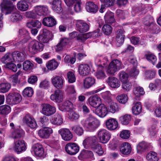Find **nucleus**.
I'll return each instance as SVG.
<instances>
[{"label": "nucleus", "mask_w": 161, "mask_h": 161, "mask_svg": "<svg viewBox=\"0 0 161 161\" xmlns=\"http://www.w3.org/2000/svg\"><path fill=\"white\" fill-rule=\"evenodd\" d=\"M81 123L86 130L90 132L95 131L100 124V121L91 114L82 120Z\"/></svg>", "instance_id": "nucleus-1"}, {"label": "nucleus", "mask_w": 161, "mask_h": 161, "mask_svg": "<svg viewBox=\"0 0 161 161\" xmlns=\"http://www.w3.org/2000/svg\"><path fill=\"white\" fill-rule=\"evenodd\" d=\"M122 67L121 62L118 59H115L112 61L109 64L107 71L108 73L112 75Z\"/></svg>", "instance_id": "nucleus-2"}, {"label": "nucleus", "mask_w": 161, "mask_h": 161, "mask_svg": "<svg viewBox=\"0 0 161 161\" xmlns=\"http://www.w3.org/2000/svg\"><path fill=\"white\" fill-rule=\"evenodd\" d=\"M15 8L12 3L7 0H3L0 4V8L2 12H5L6 14L11 13Z\"/></svg>", "instance_id": "nucleus-3"}, {"label": "nucleus", "mask_w": 161, "mask_h": 161, "mask_svg": "<svg viewBox=\"0 0 161 161\" xmlns=\"http://www.w3.org/2000/svg\"><path fill=\"white\" fill-rule=\"evenodd\" d=\"M97 134L99 141L103 143H107L110 140L111 136L110 133L104 129L99 130Z\"/></svg>", "instance_id": "nucleus-4"}, {"label": "nucleus", "mask_w": 161, "mask_h": 161, "mask_svg": "<svg viewBox=\"0 0 161 161\" xmlns=\"http://www.w3.org/2000/svg\"><path fill=\"white\" fill-rule=\"evenodd\" d=\"M41 113L44 115L49 116L54 114L56 112V108L48 103H43L42 105Z\"/></svg>", "instance_id": "nucleus-5"}, {"label": "nucleus", "mask_w": 161, "mask_h": 161, "mask_svg": "<svg viewBox=\"0 0 161 161\" xmlns=\"http://www.w3.org/2000/svg\"><path fill=\"white\" fill-rule=\"evenodd\" d=\"M22 100V97L19 93L16 92H10L8 95L7 101L10 104H17Z\"/></svg>", "instance_id": "nucleus-6"}, {"label": "nucleus", "mask_w": 161, "mask_h": 161, "mask_svg": "<svg viewBox=\"0 0 161 161\" xmlns=\"http://www.w3.org/2000/svg\"><path fill=\"white\" fill-rule=\"evenodd\" d=\"M65 150L67 153L70 155L76 154L79 150L78 146L75 143L69 142L65 145Z\"/></svg>", "instance_id": "nucleus-7"}, {"label": "nucleus", "mask_w": 161, "mask_h": 161, "mask_svg": "<svg viewBox=\"0 0 161 161\" xmlns=\"http://www.w3.org/2000/svg\"><path fill=\"white\" fill-rule=\"evenodd\" d=\"M52 35L51 32L46 29L42 30V34L37 36V39L41 43H47L51 38Z\"/></svg>", "instance_id": "nucleus-8"}, {"label": "nucleus", "mask_w": 161, "mask_h": 161, "mask_svg": "<svg viewBox=\"0 0 161 161\" xmlns=\"http://www.w3.org/2000/svg\"><path fill=\"white\" fill-rule=\"evenodd\" d=\"M26 143L23 140H19L14 142V149L18 154L25 151L26 149Z\"/></svg>", "instance_id": "nucleus-9"}, {"label": "nucleus", "mask_w": 161, "mask_h": 161, "mask_svg": "<svg viewBox=\"0 0 161 161\" xmlns=\"http://www.w3.org/2000/svg\"><path fill=\"white\" fill-rule=\"evenodd\" d=\"M125 31L123 28L118 29L115 33L116 44L117 47L122 44L124 41Z\"/></svg>", "instance_id": "nucleus-10"}, {"label": "nucleus", "mask_w": 161, "mask_h": 161, "mask_svg": "<svg viewBox=\"0 0 161 161\" xmlns=\"http://www.w3.org/2000/svg\"><path fill=\"white\" fill-rule=\"evenodd\" d=\"M44 47L43 44L37 41L31 42L30 44L29 49L31 52L36 53L42 51Z\"/></svg>", "instance_id": "nucleus-11"}, {"label": "nucleus", "mask_w": 161, "mask_h": 161, "mask_svg": "<svg viewBox=\"0 0 161 161\" xmlns=\"http://www.w3.org/2000/svg\"><path fill=\"white\" fill-rule=\"evenodd\" d=\"M64 79L62 76L56 75L51 79V82L53 86L58 89L62 88L64 86Z\"/></svg>", "instance_id": "nucleus-12"}, {"label": "nucleus", "mask_w": 161, "mask_h": 161, "mask_svg": "<svg viewBox=\"0 0 161 161\" xmlns=\"http://www.w3.org/2000/svg\"><path fill=\"white\" fill-rule=\"evenodd\" d=\"M62 138L65 141H69L73 137V135L70 130L67 128H62L58 131Z\"/></svg>", "instance_id": "nucleus-13"}, {"label": "nucleus", "mask_w": 161, "mask_h": 161, "mask_svg": "<svg viewBox=\"0 0 161 161\" xmlns=\"http://www.w3.org/2000/svg\"><path fill=\"white\" fill-rule=\"evenodd\" d=\"M97 138L95 136L89 137L84 141L83 144L85 148L90 149L93 145L97 143Z\"/></svg>", "instance_id": "nucleus-14"}, {"label": "nucleus", "mask_w": 161, "mask_h": 161, "mask_svg": "<svg viewBox=\"0 0 161 161\" xmlns=\"http://www.w3.org/2000/svg\"><path fill=\"white\" fill-rule=\"evenodd\" d=\"M23 121L28 126L31 128H34L36 127L37 124L35 119L31 116L29 114H26L23 118Z\"/></svg>", "instance_id": "nucleus-15"}, {"label": "nucleus", "mask_w": 161, "mask_h": 161, "mask_svg": "<svg viewBox=\"0 0 161 161\" xmlns=\"http://www.w3.org/2000/svg\"><path fill=\"white\" fill-rule=\"evenodd\" d=\"M108 110L106 107L103 104H101L96 108L95 113L99 117L103 118L108 114Z\"/></svg>", "instance_id": "nucleus-16"}, {"label": "nucleus", "mask_w": 161, "mask_h": 161, "mask_svg": "<svg viewBox=\"0 0 161 161\" xmlns=\"http://www.w3.org/2000/svg\"><path fill=\"white\" fill-rule=\"evenodd\" d=\"M35 12L39 16L46 15L49 13L48 7L46 6L38 5L34 8Z\"/></svg>", "instance_id": "nucleus-17"}, {"label": "nucleus", "mask_w": 161, "mask_h": 161, "mask_svg": "<svg viewBox=\"0 0 161 161\" xmlns=\"http://www.w3.org/2000/svg\"><path fill=\"white\" fill-rule=\"evenodd\" d=\"M32 149L35 155L39 157H42L44 156V149L41 144L39 143L34 144Z\"/></svg>", "instance_id": "nucleus-18"}, {"label": "nucleus", "mask_w": 161, "mask_h": 161, "mask_svg": "<svg viewBox=\"0 0 161 161\" xmlns=\"http://www.w3.org/2000/svg\"><path fill=\"white\" fill-rule=\"evenodd\" d=\"M77 31L81 33H84L87 31L89 29V25L82 20H79L76 24Z\"/></svg>", "instance_id": "nucleus-19"}, {"label": "nucleus", "mask_w": 161, "mask_h": 161, "mask_svg": "<svg viewBox=\"0 0 161 161\" xmlns=\"http://www.w3.org/2000/svg\"><path fill=\"white\" fill-rule=\"evenodd\" d=\"M106 125L107 128L109 130L116 129L118 126L117 121L115 119L110 118L106 120Z\"/></svg>", "instance_id": "nucleus-20"}, {"label": "nucleus", "mask_w": 161, "mask_h": 161, "mask_svg": "<svg viewBox=\"0 0 161 161\" xmlns=\"http://www.w3.org/2000/svg\"><path fill=\"white\" fill-rule=\"evenodd\" d=\"M78 72L80 75L86 76L90 74L91 69L89 66L87 64H81L79 66Z\"/></svg>", "instance_id": "nucleus-21"}, {"label": "nucleus", "mask_w": 161, "mask_h": 161, "mask_svg": "<svg viewBox=\"0 0 161 161\" xmlns=\"http://www.w3.org/2000/svg\"><path fill=\"white\" fill-rule=\"evenodd\" d=\"M63 92L60 90H56L54 93L51 95V99L57 103L62 102L63 100Z\"/></svg>", "instance_id": "nucleus-22"}, {"label": "nucleus", "mask_w": 161, "mask_h": 161, "mask_svg": "<svg viewBox=\"0 0 161 161\" xmlns=\"http://www.w3.org/2000/svg\"><path fill=\"white\" fill-rule=\"evenodd\" d=\"M52 132L53 130L51 128L45 127L41 129L38 131V134L41 138H47Z\"/></svg>", "instance_id": "nucleus-23"}, {"label": "nucleus", "mask_w": 161, "mask_h": 161, "mask_svg": "<svg viewBox=\"0 0 161 161\" xmlns=\"http://www.w3.org/2000/svg\"><path fill=\"white\" fill-rule=\"evenodd\" d=\"M101 99L96 95L91 96L88 99V103L92 107H97L101 103Z\"/></svg>", "instance_id": "nucleus-24"}, {"label": "nucleus", "mask_w": 161, "mask_h": 161, "mask_svg": "<svg viewBox=\"0 0 161 161\" xmlns=\"http://www.w3.org/2000/svg\"><path fill=\"white\" fill-rule=\"evenodd\" d=\"M106 82L112 88H117L120 85V82L119 80L113 76L108 77L106 80Z\"/></svg>", "instance_id": "nucleus-25"}, {"label": "nucleus", "mask_w": 161, "mask_h": 161, "mask_svg": "<svg viewBox=\"0 0 161 161\" xmlns=\"http://www.w3.org/2000/svg\"><path fill=\"white\" fill-rule=\"evenodd\" d=\"M12 57L13 60L18 62H23L25 58V55L23 53L17 51L12 53Z\"/></svg>", "instance_id": "nucleus-26"}, {"label": "nucleus", "mask_w": 161, "mask_h": 161, "mask_svg": "<svg viewBox=\"0 0 161 161\" xmlns=\"http://www.w3.org/2000/svg\"><path fill=\"white\" fill-rule=\"evenodd\" d=\"M70 42V40L67 38H62L56 46L55 47L56 50L58 51L62 50L63 47L69 45Z\"/></svg>", "instance_id": "nucleus-27"}, {"label": "nucleus", "mask_w": 161, "mask_h": 161, "mask_svg": "<svg viewBox=\"0 0 161 161\" xmlns=\"http://www.w3.org/2000/svg\"><path fill=\"white\" fill-rule=\"evenodd\" d=\"M42 24L45 26L52 27L56 24V21L53 17H47L43 19Z\"/></svg>", "instance_id": "nucleus-28"}, {"label": "nucleus", "mask_w": 161, "mask_h": 161, "mask_svg": "<svg viewBox=\"0 0 161 161\" xmlns=\"http://www.w3.org/2000/svg\"><path fill=\"white\" fill-rule=\"evenodd\" d=\"M95 78L92 77H88L84 80L83 86L85 88L88 89L92 86L95 83Z\"/></svg>", "instance_id": "nucleus-29"}, {"label": "nucleus", "mask_w": 161, "mask_h": 161, "mask_svg": "<svg viewBox=\"0 0 161 161\" xmlns=\"http://www.w3.org/2000/svg\"><path fill=\"white\" fill-rule=\"evenodd\" d=\"M131 151V147L130 144L125 142L122 143L120 148L121 153L125 155H128L130 153Z\"/></svg>", "instance_id": "nucleus-30"}, {"label": "nucleus", "mask_w": 161, "mask_h": 161, "mask_svg": "<svg viewBox=\"0 0 161 161\" xmlns=\"http://www.w3.org/2000/svg\"><path fill=\"white\" fill-rule=\"evenodd\" d=\"M63 119L60 114H56L52 118L50 121L54 125H59L63 123Z\"/></svg>", "instance_id": "nucleus-31"}, {"label": "nucleus", "mask_w": 161, "mask_h": 161, "mask_svg": "<svg viewBox=\"0 0 161 161\" xmlns=\"http://www.w3.org/2000/svg\"><path fill=\"white\" fill-rule=\"evenodd\" d=\"M102 4L101 5V7L99 10V11L101 13L103 12V10L105 8H108L114 5L115 0H100Z\"/></svg>", "instance_id": "nucleus-32"}, {"label": "nucleus", "mask_w": 161, "mask_h": 161, "mask_svg": "<svg viewBox=\"0 0 161 161\" xmlns=\"http://www.w3.org/2000/svg\"><path fill=\"white\" fill-rule=\"evenodd\" d=\"M73 108L72 103L69 100H67L63 103L60 107V110L62 111H69Z\"/></svg>", "instance_id": "nucleus-33"}, {"label": "nucleus", "mask_w": 161, "mask_h": 161, "mask_svg": "<svg viewBox=\"0 0 161 161\" xmlns=\"http://www.w3.org/2000/svg\"><path fill=\"white\" fill-rule=\"evenodd\" d=\"M107 109L108 112L114 113L119 111V107L116 103L113 101L108 103Z\"/></svg>", "instance_id": "nucleus-34"}, {"label": "nucleus", "mask_w": 161, "mask_h": 161, "mask_svg": "<svg viewBox=\"0 0 161 161\" xmlns=\"http://www.w3.org/2000/svg\"><path fill=\"white\" fill-rule=\"evenodd\" d=\"M86 8L88 12L95 13L98 10V7L93 2H89L86 3Z\"/></svg>", "instance_id": "nucleus-35"}, {"label": "nucleus", "mask_w": 161, "mask_h": 161, "mask_svg": "<svg viewBox=\"0 0 161 161\" xmlns=\"http://www.w3.org/2000/svg\"><path fill=\"white\" fill-rule=\"evenodd\" d=\"M24 131L22 129H16L12 132V137L14 139H19L23 137Z\"/></svg>", "instance_id": "nucleus-36"}, {"label": "nucleus", "mask_w": 161, "mask_h": 161, "mask_svg": "<svg viewBox=\"0 0 161 161\" xmlns=\"http://www.w3.org/2000/svg\"><path fill=\"white\" fill-rule=\"evenodd\" d=\"M61 0H54L53 2L52 8L57 13L62 12L61 7Z\"/></svg>", "instance_id": "nucleus-37"}, {"label": "nucleus", "mask_w": 161, "mask_h": 161, "mask_svg": "<svg viewBox=\"0 0 161 161\" xmlns=\"http://www.w3.org/2000/svg\"><path fill=\"white\" fill-rule=\"evenodd\" d=\"M11 87V84L8 82L0 83V92L4 93L8 92Z\"/></svg>", "instance_id": "nucleus-38"}, {"label": "nucleus", "mask_w": 161, "mask_h": 161, "mask_svg": "<svg viewBox=\"0 0 161 161\" xmlns=\"http://www.w3.org/2000/svg\"><path fill=\"white\" fill-rule=\"evenodd\" d=\"M114 14L110 11H108L104 16L105 22L111 24L115 22Z\"/></svg>", "instance_id": "nucleus-39"}, {"label": "nucleus", "mask_w": 161, "mask_h": 161, "mask_svg": "<svg viewBox=\"0 0 161 161\" xmlns=\"http://www.w3.org/2000/svg\"><path fill=\"white\" fill-rule=\"evenodd\" d=\"M58 63L54 59H52L47 63L46 64L47 67L50 70L56 69L58 65Z\"/></svg>", "instance_id": "nucleus-40"}, {"label": "nucleus", "mask_w": 161, "mask_h": 161, "mask_svg": "<svg viewBox=\"0 0 161 161\" xmlns=\"http://www.w3.org/2000/svg\"><path fill=\"white\" fill-rule=\"evenodd\" d=\"M27 2L25 0H23L19 2L17 4L18 8L22 11H25L28 9L29 6L27 3Z\"/></svg>", "instance_id": "nucleus-41"}, {"label": "nucleus", "mask_w": 161, "mask_h": 161, "mask_svg": "<svg viewBox=\"0 0 161 161\" xmlns=\"http://www.w3.org/2000/svg\"><path fill=\"white\" fill-rule=\"evenodd\" d=\"M142 111V107L140 102H137L135 104L132 108V111L135 115L139 114Z\"/></svg>", "instance_id": "nucleus-42"}, {"label": "nucleus", "mask_w": 161, "mask_h": 161, "mask_svg": "<svg viewBox=\"0 0 161 161\" xmlns=\"http://www.w3.org/2000/svg\"><path fill=\"white\" fill-rule=\"evenodd\" d=\"M148 145L145 142H140L137 146V150L138 153H141L146 151Z\"/></svg>", "instance_id": "nucleus-43"}, {"label": "nucleus", "mask_w": 161, "mask_h": 161, "mask_svg": "<svg viewBox=\"0 0 161 161\" xmlns=\"http://www.w3.org/2000/svg\"><path fill=\"white\" fill-rule=\"evenodd\" d=\"M131 119V117L130 115L125 114L119 118V121L120 123L124 125H128Z\"/></svg>", "instance_id": "nucleus-44"}, {"label": "nucleus", "mask_w": 161, "mask_h": 161, "mask_svg": "<svg viewBox=\"0 0 161 161\" xmlns=\"http://www.w3.org/2000/svg\"><path fill=\"white\" fill-rule=\"evenodd\" d=\"M146 157L148 161H158L159 158L157 154L154 152H150Z\"/></svg>", "instance_id": "nucleus-45"}, {"label": "nucleus", "mask_w": 161, "mask_h": 161, "mask_svg": "<svg viewBox=\"0 0 161 161\" xmlns=\"http://www.w3.org/2000/svg\"><path fill=\"white\" fill-rule=\"evenodd\" d=\"M93 151L97 153L99 155H101L103 153V151L102 150V147L100 145L98 144L97 142L96 144L93 145L91 148Z\"/></svg>", "instance_id": "nucleus-46"}, {"label": "nucleus", "mask_w": 161, "mask_h": 161, "mask_svg": "<svg viewBox=\"0 0 161 161\" xmlns=\"http://www.w3.org/2000/svg\"><path fill=\"white\" fill-rule=\"evenodd\" d=\"M72 130L77 135L80 136L83 133V130L82 127L79 125H75L71 128Z\"/></svg>", "instance_id": "nucleus-47"}, {"label": "nucleus", "mask_w": 161, "mask_h": 161, "mask_svg": "<svg viewBox=\"0 0 161 161\" xmlns=\"http://www.w3.org/2000/svg\"><path fill=\"white\" fill-rule=\"evenodd\" d=\"M22 19V16L18 13L13 14L10 16V20L13 22H16Z\"/></svg>", "instance_id": "nucleus-48"}, {"label": "nucleus", "mask_w": 161, "mask_h": 161, "mask_svg": "<svg viewBox=\"0 0 161 161\" xmlns=\"http://www.w3.org/2000/svg\"><path fill=\"white\" fill-rule=\"evenodd\" d=\"M11 110L9 106L4 105L0 106V114H7L10 112Z\"/></svg>", "instance_id": "nucleus-49"}, {"label": "nucleus", "mask_w": 161, "mask_h": 161, "mask_svg": "<svg viewBox=\"0 0 161 161\" xmlns=\"http://www.w3.org/2000/svg\"><path fill=\"white\" fill-rule=\"evenodd\" d=\"M132 87L131 83L128 81L122 82V87L123 90L125 92L130 91Z\"/></svg>", "instance_id": "nucleus-50"}, {"label": "nucleus", "mask_w": 161, "mask_h": 161, "mask_svg": "<svg viewBox=\"0 0 161 161\" xmlns=\"http://www.w3.org/2000/svg\"><path fill=\"white\" fill-rule=\"evenodd\" d=\"M116 99L119 103L125 104L128 101V97L126 95L122 94L117 96Z\"/></svg>", "instance_id": "nucleus-51"}, {"label": "nucleus", "mask_w": 161, "mask_h": 161, "mask_svg": "<svg viewBox=\"0 0 161 161\" xmlns=\"http://www.w3.org/2000/svg\"><path fill=\"white\" fill-rule=\"evenodd\" d=\"M102 31L105 35H108L112 32V28L110 25H105L102 27Z\"/></svg>", "instance_id": "nucleus-52"}, {"label": "nucleus", "mask_w": 161, "mask_h": 161, "mask_svg": "<svg viewBox=\"0 0 161 161\" xmlns=\"http://www.w3.org/2000/svg\"><path fill=\"white\" fill-rule=\"evenodd\" d=\"M133 91L134 94L136 96L143 95L145 93L143 88L139 86L135 87Z\"/></svg>", "instance_id": "nucleus-53"}, {"label": "nucleus", "mask_w": 161, "mask_h": 161, "mask_svg": "<svg viewBox=\"0 0 161 161\" xmlns=\"http://www.w3.org/2000/svg\"><path fill=\"white\" fill-rule=\"evenodd\" d=\"M102 95L103 98L108 103L113 101L111 99V95L109 92H106L103 93Z\"/></svg>", "instance_id": "nucleus-54"}, {"label": "nucleus", "mask_w": 161, "mask_h": 161, "mask_svg": "<svg viewBox=\"0 0 161 161\" xmlns=\"http://www.w3.org/2000/svg\"><path fill=\"white\" fill-rule=\"evenodd\" d=\"M80 155L83 157H92L93 156V154L92 151L83 149L80 153Z\"/></svg>", "instance_id": "nucleus-55"}, {"label": "nucleus", "mask_w": 161, "mask_h": 161, "mask_svg": "<svg viewBox=\"0 0 161 161\" xmlns=\"http://www.w3.org/2000/svg\"><path fill=\"white\" fill-rule=\"evenodd\" d=\"M23 69L24 70H30L33 68V64L29 61H25L23 64Z\"/></svg>", "instance_id": "nucleus-56"}, {"label": "nucleus", "mask_w": 161, "mask_h": 161, "mask_svg": "<svg viewBox=\"0 0 161 161\" xmlns=\"http://www.w3.org/2000/svg\"><path fill=\"white\" fill-rule=\"evenodd\" d=\"M156 72L154 71L150 70L145 71V75L147 79H152L155 77Z\"/></svg>", "instance_id": "nucleus-57"}, {"label": "nucleus", "mask_w": 161, "mask_h": 161, "mask_svg": "<svg viewBox=\"0 0 161 161\" xmlns=\"http://www.w3.org/2000/svg\"><path fill=\"white\" fill-rule=\"evenodd\" d=\"M95 76L98 79H103L106 76V75L102 69H98L96 72Z\"/></svg>", "instance_id": "nucleus-58"}, {"label": "nucleus", "mask_w": 161, "mask_h": 161, "mask_svg": "<svg viewBox=\"0 0 161 161\" xmlns=\"http://www.w3.org/2000/svg\"><path fill=\"white\" fill-rule=\"evenodd\" d=\"M153 19L151 16L149 15L146 17L143 20V23L147 26L151 25L153 22Z\"/></svg>", "instance_id": "nucleus-59"}, {"label": "nucleus", "mask_w": 161, "mask_h": 161, "mask_svg": "<svg viewBox=\"0 0 161 161\" xmlns=\"http://www.w3.org/2000/svg\"><path fill=\"white\" fill-rule=\"evenodd\" d=\"M147 59L150 61L153 65L155 64L157 60L156 57L151 53H148L146 55Z\"/></svg>", "instance_id": "nucleus-60"}, {"label": "nucleus", "mask_w": 161, "mask_h": 161, "mask_svg": "<svg viewBox=\"0 0 161 161\" xmlns=\"http://www.w3.org/2000/svg\"><path fill=\"white\" fill-rule=\"evenodd\" d=\"M120 137L124 139H128L130 136V132L127 130H124L122 131L120 135Z\"/></svg>", "instance_id": "nucleus-61"}, {"label": "nucleus", "mask_w": 161, "mask_h": 161, "mask_svg": "<svg viewBox=\"0 0 161 161\" xmlns=\"http://www.w3.org/2000/svg\"><path fill=\"white\" fill-rule=\"evenodd\" d=\"M23 93L24 96H27L28 97H31L33 94V92L31 87H28L24 90L23 91Z\"/></svg>", "instance_id": "nucleus-62"}, {"label": "nucleus", "mask_w": 161, "mask_h": 161, "mask_svg": "<svg viewBox=\"0 0 161 161\" xmlns=\"http://www.w3.org/2000/svg\"><path fill=\"white\" fill-rule=\"evenodd\" d=\"M67 78L68 81L70 83H73L75 81V77L74 73L71 71L67 73Z\"/></svg>", "instance_id": "nucleus-63"}, {"label": "nucleus", "mask_w": 161, "mask_h": 161, "mask_svg": "<svg viewBox=\"0 0 161 161\" xmlns=\"http://www.w3.org/2000/svg\"><path fill=\"white\" fill-rule=\"evenodd\" d=\"M119 79L122 82H124L128 81V75L125 72H121L119 73Z\"/></svg>", "instance_id": "nucleus-64"}]
</instances>
